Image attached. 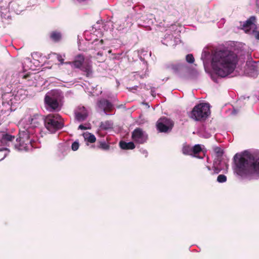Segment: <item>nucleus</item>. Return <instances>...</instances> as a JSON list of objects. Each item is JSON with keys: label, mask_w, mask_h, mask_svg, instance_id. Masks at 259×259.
Returning <instances> with one entry per match:
<instances>
[{"label": "nucleus", "mask_w": 259, "mask_h": 259, "mask_svg": "<svg viewBox=\"0 0 259 259\" xmlns=\"http://www.w3.org/2000/svg\"><path fill=\"white\" fill-rule=\"evenodd\" d=\"M237 56L234 52L219 51L213 56L212 65L214 72L222 77L233 72L237 64Z\"/></svg>", "instance_id": "obj_1"}, {"label": "nucleus", "mask_w": 259, "mask_h": 259, "mask_svg": "<svg viewBox=\"0 0 259 259\" xmlns=\"http://www.w3.org/2000/svg\"><path fill=\"white\" fill-rule=\"evenodd\" d=\"M236 171L241 177H259V157L244 152L234 157Z\"/></svg>", "instance_id": "obj_2"}, {"label": "nucleus", "mask_w": 259, "mask_h": 259, "mask_svg": "<svg viewBox=\"0 0 259 259\" xmlns=\"http://www.w3.org/2000/svg\"><path fill=\"white\" fill-rule=\"evenodd\" d=\"M45 127L51 133L61 130L64 126V120L58 113H50L44 117Z\"/></svg>", "instance_id": "obj_3"}, {"label": "nucleus", "mask_w": 259, "mask_h": 259, "mask_svg": "<svg viewBox=\"0 0 259 259\" xmlns=\"http://www.w3.org/2000/svg\"><path fill=\"white\" fill-rule=\"evenodd\" d=\"M33 146V141L28 130L19 133V138L16 139V143L14 144V147L19 151H28Z\"/></svg>", "instance_id": "obj_4"}, {"label": "nucleus", "mask_w": 259, "mask_h": 259, "mask_svg": "<svg viewBox=\"0 0 259 259\" xmlns=\"http://www.w3.org/2000/svg\"><path fill=\"white\" fill-rule=\"evenodd\" d=\"M209 103H199L192 109L190 116L195 120H205L210 114Z\"/></svg>", "instance_id": "obj_5"}, {"label": "nucleus", "mask_w": 259, "mask_h": 259, "mask_svg": "<svg viewBox=\"0 0 259 259\" xmlns=\"http://www.w3.org/2000/svg\"><path fill=\"white\" fill-rule=\"evenodd\" d=\"M174 125L175 122L172 119L165 116L159 118L156 123L157 131L164 133H170Z\"/></svg>", "instance_id": "obj_6"}, {"label": "nucleus", "mask_w": 259, "mask_h": 259, "mask_svg": "<svg viewBox=\"0 0 259 259\" xmlns=\"http://www.w3.org/2000/svg\"><path fill=\"white\" fill-rule=\"evenodd\" d=\"M148 136L141 128H136L132 133V138L135 143L143 144L148 139Z\"/></svg>", "instance_id": "obj_7"}, {"label": "nucleus", "mask_w": 259, "mask_h": 259, "mask_svg": "<svg viewBox=\"0 0 259 259\" xmlns=\"http://www.w3.org/2000/svg\"><path fill=\"white\" fill-rule=\"evenodd\" d=\"M45 103L50 110H58L60 109L59 102L57 97L52 94L48 93L45 95Z\"/></svg>", "instance_id": "obj_8"}, {"label": "nucleus", "mask_w": 259, "mask_h": 259, "mask_svg": "<svg viewBox=\"0 0 259 259\" xmlns=\"http://www.w3.org/2000/svg\"><path fill=\"white\" fill-rule=\"evenodd\" d=\"M75 118L78 121H83L88 116V111L86 108L82 105H79L75 110Z\"/></svg>", "instance_id": "obj_9"}, {"label": "nucleus", "mask_w": 259, "mask_h": 259, "mask_svg": "<svg viewBox=\"0 0 259 259\" xmlns=\"http://www.w3.org/2000/svg\"><path fill=\"white\" fill-rule=\"evenodd\" d=\"M98 106L100 108L102 109L106 113L111 112L114 109V106L113 103L109 101V100H107V99H101V100H99L98 102Z\"/></svg>", "instance_id": "obj_10"}, {"label": "nucleus", "mask_w": 259, "mask_h": 259, "mask_svg": "<svg viewBox=\"0 0 259 259\" xmlns=\"http://www.w3.org/2000/svg\"><path fill=\"white\" fill-rule=\"evenodd\" d=\"M44 118H42L39 113H34L28 118V121L33 126H37L40 124V122Z\"/></svg>", "instance_id": "obj_11"}, {"label": "nucleus", "mask_w": 259, "mask_h": 259, "mask_svg": "<svg viewBox=\"0 0 259 259\" xmlns=\"http://www.w3.org/2000/svg\"><path fill=\"white\" fill-rule=\"evenodd\" d=\"M85 58L83 55L78 54L77 55L74 60L72 61V65L74 67L76 68H80L81 70V68L83 66V64L84 62Z\"/></svg>", "instance_id": "obj_12"}, {"label": "nucleus", "mask_w": 259, "mask_h": 259, "mask_svg": "<svg viewBox=\"0 0 259 259\" xmlns=\"http://www.w3.org/2000/svg\"><path fill=\"white\" fill-rule=\"evenodd\" d=\"M255 20V17H250L248 20H246L245 22H244L242 25H241L242 28L244 30L245 32H247V31L249 30Z\"/></svg>", "instance_id": "obj_13"}, {"label": "nucleus", "mask_w": 259, "mask_h": 259, "mask_svg": "<svg viewBox=\"0 0 259 259\" xmlns=\"http://www.w3.org/2000/svg\"><path fill=\"white\" fill-rule=\"evenodd\" d=\"M202 149L200 144H196L192 147V156L195 157L202 159V156H200L199 154L202 152Z\"/></svg>", "instance_id": "obj_14"}, {"label": "nucleus", "mask_w": 259, "mask_h": 259, "mask_svg": "<svg viewBox=\"0 0 259 259\" xmlns=\"http://www.w3.org/2000/svg\"><path fill=\"white\" fill-rule=\"evenodd\" d=\"M3 134L4 147L6 145L9 146L11 143L12 144V142L15 139V136L8 134H5V133H3Z\"/></svg>", "instance_id": "obj_15"}, {"label": "nucleus", "mask_w": 259, "mask_h": 259, "mask_svg": "<svg viewBox=\"0 0 259 259\" xmlns=\"http://www.w3.org/2000/svg\"><path fill=\"white\" fill-rule=\"evenodd\" d=\"M81 71L85 72V75L88 77L89 76H91L93 73L92 65H91L89 63H85L84 64H83V66L81 68Z\"/></svg>", "instance_id": "obj_16"}, {"label": "nucleus", "mask_w": 259, "mask_h": 259, "mask_svg": "<svg viewBox=\"0 0 259 259\" xmlns=\"http://www.w3.org/2000/svg\"><path fill=\"white\" fill-rule=\"evenodd\" d=\"M50 37L53 41L58 42L62 39V34L60 32L55 30L51 32Z\"/></svg>", "instance_id": "obj_17"}, {"label": "nucleus", "mask_w": 259, "mask_h": 259, "mask_svg": "<svg viewBox=\"0 0 259 259\" xmlns=\"http://www.w3.org/2000/svg\"><path fill=\"white\" fill-rule=\"evenodd\" d=\"M119 146L122 149H134L135 147V144L132 141L128 143L125 141H120Z\"/></svg>", "instance_id": "obj_18"}, {"label": "nucleus", "mask_w": 259, "mask_h": 259, "mask_svg": "<svg viewBox=\"0 0 259 259\" xmlns=\"http://www.w3.org/2000/svg\"><path fill=\"white\" fill-rule=\"evenodd\" d=\"M165 68H166V69H171L173 71L177 72V71H179L181 68V64H175V63L173 62H169L165 65Z\"/></svg>", "instance_id": "obj_19"}, {"label": "nucleus", "mask_w": 259, "mask_h": 259, "mask_svg": "<svg viewBox=\"0 0 259 259\" xmlns=\"http://www.w3.org/2000/svg\"><path fill=\"white\" fill-rule=\"evenodd\" d=\"M96 147L97 148H99L100 149L107 151V150L109 149L110 145L108 143L106 142V141H98L97 142Z\"/></svg>", "instance_id": "obj_20"}, {"label": "nucleus", "mask_w": 259, "mask_h": 259, "mask_svg": "<svg viewBox=\"0 0 259 259\" xmlns=\"http://www.w3.org/2000/svg\"><path fill=\"white\" fill-rule=\"evenodd\" d=\"M113 122L111 120H107L106 121H101L100 123V128L102 130H108L113 127Z\"/></svg>", "instance_id": "obj_21"}, {"label": "nucleus", "mask_w": 259, "mask_h": 259, "mask_svg": "<svg viewBox=\"0 0 259 259\" xmlns=\"http://www.w3.org/2000/svg\"><path fill=\"white\" fill-rule=\"evenodd\" d=\"M193 147L188 144H184L182 147V153L185 155L192 156Z\"/></svg>", "instance_id": "obj_22"}, {"label": "nucleus", "mask_w": 259, "mask_h": 259, "mask_svg": "<svg viewBox=\"0 0 259 259\" xmlns=\"http://www.w3.org/2000/svg\"><path fill=\"white\" fill-rule=\"evenodd\" d=\"M83 136L87 141L90 143H95L96 141V139L94 134H91V133L87 132L84 133Z\"/></svg>", "instance_id": "obj_23"}, {"label": "nucleus", "mask_w": 259, "mask_h": 259, "mask_svg": "<svg viewBox=\"0 0 259 259\" xmlns=\"http://www.w3.org/2000/svg\"><path fill=\"white\" fill-rule=\"evenodd\" d=\"M217 180L220 183H223V182L227 181V178L224 175H220L217 177Z\"/></svg>", "instance_id": "obj_24"}, {"label": "nucleus", "mask_w": 259, "mask_h": 259, "mask_svg": "<svg viewBox=\"0 0 259 259\" xmlns=\"http://www.w3.org/2000/svg\"><path fill=\"white\" fill-rule=\"evenodd\" d=\"M186 60L188 63H193L195 61V59L192 54L187 55Z\"/></svg>", "instance_id": "obj_25"}, {"label": "nucleus", "mask_w": 259, "mask_h": 259, "mask_svg": "<svg viewBox=\"0 0 259 259\" xmlns=\"http://www.w3.org/2000/svg\"><path fill=\"white\" fill-rule=\"evenodd\" d=\"M5 150H6V148L4 147V141L2 134L1 139H0V151H5Z\"/></svg>", "instance_id": "obj_26"}, {"label": "nucleus", "mask_w": 259, "mask_h": 259, "mask_svg": "<svg viewBox=\"0 0 259 259\" xmlns=\"http://www.w3.org/2000/svg\"><path fill=\"white\" fill-rule=\"evenodd\" d=\"M56 55V58L57 60L60 62L61 64H63L64 63V59L63 56L61 54H58V53H55Z\"/></svg>", "instance_id": "obj_27"}, {"label": "nucleus", "mask_w": 259, "mask_h": 259, "mask_svg": "<svg viewBox=\"0 0 259 259\" xmlns=\"http://www.w3.org/2000/svg\"><path fill=\"white\" fill-rule=\"evenodd\" d=\"M79 147V143L77 142V141H74L72 143L71 148L73 151H76Z\"/></svg>", "instance_id": "obj_28"}, {"label": "nucleus", "mask_w": 259, "mask_h": 259, "mask_svg": "<svg viewBox=\"0 0 259 259\" xmlns=\"http://www.w3.org/2000/svg\"><path fill=\"white\" fill-rule=\"evenodd\" d=\"M214 151L217 154L218 156H222L223 154V152L221 148L220 147H215L214 148Z\"/></svg>", "instance_id": "obj_29"}, {"label": "nucleus", "mask_w": 259, "mask_h": 259, "mask_svg": "<svg viewBox=\"0 0 259 259\" xmlns=\"http://www.w3.org/2000/svg\"><path fill=\"white\" fill-rule=\"evenodd\" d=\"M213 174H219V172H220L221 171V168H218V167L213 166Z\"/></svg>", "instance_id": "obj_30"}, {"label": "nucleus", "mask_w": 259, "mask_h": 259, "mask_svg": "<svg viewBox=\"0 0 259 259\" xmlns=\"http://www.w3.org/2000/svg\"><path fill=\"white\" fill-rule=\"evenodd\" d=\"M78 128H80V130H86L87 127L83 126V124H80L78 126Z\"/></svg>", "instance_id": "obj_31"}, {"label": "nucleus", "mask_w": 259, "mask_h": 259, "mask_svg": "<svg viewBox=\"0 0 259 259\" xmlns=\"http://www.w3.org/2000/svg\"><path fill=\"white\" fill-rule=\"evenodd\" d=\"M255 37L256 38L258 39L259 40V31L256 32L255 34Z\"/></svg>", "instance_id": "obj_32"}, {"label": "nucleus", "mask_w": 259, "mask_h": 259, "mask_svg": "<svg viewBox=\"0 0 259 259\" xmlns=\"http://www.w3.org/2000/svg\"><path fill=\"white\" fill-rule=\"evenodd\" d=\"M65 64H72V61H66V62H64Z\"/></svg>", "instance_id": "obj_33"}, {"label": "nucleus", "mask_w": 259, "mask_h": 259, "mask_svg": "<svg viewBox=\"0 0 259 259\" xmlns=\"http://www.w3.org/2000/svg\"><path fill=\"white\" fill-rule=\"evenodd\" d=\"M98 55H102V53H100V52H99L98 53Z\"/></svg>", "instance_id": "obj_34"}, {"label": "nucleus", "mask_w": 259, "mask_h": 259, "mask_svg": "<svg viewBox=\"0 0 259 259\" xmlns=\"http://www.w3.org/2000/svg\"><path fill=\"white\" fill-rule=\"evenodd\" d=\"M85 0H77V1H79V2H82V1H84Z\"/></svg>", "instance_id": "obj_35"}, {"label": "nucleus", "mask_w": 259, "mask_h": 259, "mask_svg": "<svg viewBox=\"0 0 259 259\" xmlns=\"http://www.w3.org/2000/svg\"><path fill=\"white\" fill-rule=\"evenodd\" d=\"M27 76H28V75H24V78H26V77H27Z\"/></svg>", "instance_id": "obj_36"}, {"label": "nucleus", "mask_w": 259, "mask_h": 259, "mask_svg": "<svg viewBox=\"0 0 259 259\" xmlns=\"http://www.w3.org/2000/svg\"><path fill=\"white\" fill-rule=\"evenodd\" d=\"M208 169H210V167H208Z\"/></svg>", "instance_id": "obj_37"}]
</instances>
